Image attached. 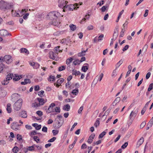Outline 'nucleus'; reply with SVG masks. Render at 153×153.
I'll list each match as a JSON object with an SVG mask.
<instances>
[{
  "instance_id": "nucleus-46",
  "label": "nucleus",
  "mask_w": 153,
  "mask_h": 153,
  "mask_svg": "<svg viewBox=\"0 0 153 153\" xmlns=\"http://www.w3.org/2000/svg\"><path fill=\"white\" fill-rule=\"evenodd\" d=\"M9 81L6 80V79H4L3 81L1 82V83L2 85H6L8 84L9 83Z\"/></svg>"
},
{
  "instance_id": "nucleus-54",
  "label": "nucleus",
  "mask_w": 153,
  "mask_h": 153,
  "mask_svg": "<svg viewBox=\"0 0 153 153\" xmlns=\"http://www.w3.org/2000/svg\"><path fill=\"white\" fill-rule=\"evenodd\" d=\"M38 138V137L36 136H35L33 137L34 140L35 141H36V142L37 143H39V141H40V139H38V138Z\"/></svg>"
},
{
  "instance_id": "nucleus-43",
  "label": "nucleus",
  "mask_w": 153,
  "mask_h": 153,
  "mask_svg": "<svg viewBox=\"0 0 153 153\" xmlns=\"http://www.w3.org/2000/svg\"><path fill=\"white\" fill-rule=\"evenodd\" d=\"M100 124V121L99 119H97L94 124V126L96 127H97L99 126Z\"/></svg>"
},
{
  "instance_id": "nucleus-1",
  "label": "nucleus",
  "mask_w": 153,
  "mask_h": 153,
  "mask_svg": "<svg viewBox=\"0 0 153 153\" xmlns=\"http://www.w3.org/2000/svg\"><path fill=\"white\" fill-rule=\"evenodd\" d=\"M60 16L59 13L57 11H53L50 12L48 13L47 16V19L52 20L51 24L55 26H56L58 24L56 21L58 18Z\"/></svg>"
},
{
  "instance_id": "nucleus-49",
  "label": "nucleus",
  "mask_w": 153,
  "mask_h": 153,
  "mask_svg": "<svg viewBox=\"0 0 153 153\" xmlns=\"http://www.w3.org/2000/svg\"><path fill=\"white\" fill-rule=\"evenodd\" d=\"M63 79L62 78H61L58 79L57 80V83H58V84H59V85H60L63 82Z\"/></svg>"
},
{
  "instance_id": "nucleus-28",
  "label": "nucleus",
  "mask_w": 153,
  "mask_h": 153,
  "mask_svg": "<svg viewBox=\"0 0 153 153\" xmlns=\"http://www.w3.org/2000/svg\"><path fill=\"white\" fill-rule=\"evenodd\" d=\"M11 104L10 103H8L7 105V110L8 113H10L11 112V109L10 108Z\"/></svg>"
},
{
  "instance_id": "nucleus-2",
  "label": "nucleus",
  "mask_w": 153,
  "mask_h": 153,
  "mask_svg": "<svg viewBox=\"0 0 153 153\" xmlns=\"http://www.w3.org/2000/svg\"><path fill=\"white\" fill-rule=\"evenodd\" d=\"M13 4L8 3L4 1H0V9L1 10H8L13 8Z\"/></svg>"
},
{
  "instance_id": "nucleus-50",
  "label": "nucleus",
  "mask_w": 153,
  "mask_h": 153,
  "mask_svg": "<svg viewBox=\"0 0 153 153\" xmlns=\"http://www.w3.org/2000/svg\"><path fill=\"white\" fill-rule=\"evenodd\" d=\"M153 83H151L149 85V88L148 89V91H150L153 88Z\"/></svg>"
},
{
  "instance_id": "nucleus-31",
  "label": "nucleus",
  "mask_w": 153,
  "mask_h": 153,
  "mask_svg": "<svg viewBox=\"0 0 153 153\" xmlns=\"http://www.w3.org/2000/svg\"><path fill=\"white\" fill-rule=\"evenodd\" d=\"M108 9V5H106L105 6H103L101 8V11L102 12H104L105 10H107Z\"/></svg>"
},
{
  "instance_id": "nucleus-52",
  "label": "nucleus",
  "mask_w": 153,
  "mask_h": 153,
  "mask_svg": "<svg viewBox=\"0 0 153 153\" xmlns=\"http://www.w3.org/2000/svg\"><path fill=\"white\" fill-rule=\"evenodd\" d=\"M44 93V91L43 90H41L38 93V95L40 97H42L43 96Z\"/></svg>"
},
{
  "instance_id": "nucleus-10",
  "label": "nucleus",
  "mask_w": 153,
  "mask_h": 153,
  "mask_svg": "<svg viewBox=\"0 0 153 153\" xmlns=\"http://www.w3.org/2000/svg\"><path fill=\"white\" fill-rule=\"evenodd\" d=\"M0 35L2 36H5L7 35L11 36V34L9 33L7 30L2 29L0 30Z\"/></svg>"
},
{
  "instance_id": "nucleus-41",
  "label": "nucleus",
  "mask_w": 153,
  "mask_h": 153,
  "mask_svg": "<svg viewBox=\"0 0 153 153\" xmlns=\"http://www.w3.org/2000/svg\"><path fill=\"white\" fill-rule=\"evenodd\" d=\"M73 60V59L71 57L68 58L66 60V64L68 65L72 62Z\"/></svg>"
},
{
  "instance_id": "nucleus-26",
  "label": "nucleus",
  "mask_w": 153,
  "mask_h": 153,
  "mask_svg": "<svg viewBox=\"0 0 153 153\" xmlns=\"http://www.w3.org/2000/svg\"><path fill=\"white\" fill-rule=\"evenodd\" d=\"M63 109L64 110L69 111L70 109V106L69 104H66L63 106Z\"/></svg>"
},
{
  "instance_id": "nucleus-22",
  "label": "nucleus",
  "mask_w": 153,
  "mask_h": 153,
  "mask_svg": "<svg viewBox=\"0 0 153 153\" xmlns=\"http://www.w3.org/2000/svg\"><path fill=\"white\" fill-rule=\"evenodd\" d=\"M13 76V74L11 73H9L7 76L6 78V80L9 81L11 80Z\"/></svg>"
},
{
  "instance_id": "nucleus-62",
  "label": "nucleus",
  "mask_w": 153,
  "mask_h": 153,
  "mask_svg": "<svg viewBox=\"0 0 153 153\" xmlns=\"http://www.w3.org/2000/svg\"><path fill=\"white\" fill-rule=\"evenodd\" d=\"M57 117L58 118L59 120L60 121L62 122V123L63 122V120H62V117L61 115H58Z\"/></svg>"
},
{
  "instance_id": "nucleus-64",
  "label": "nucleus",
  "mask_w": 153,
  "mask_h": 153,
  "mask_svg": "<svg viewBox=\"0 0 153 153\" xmlns=\"http://www.w3.org/2000/svg\"><path fill=\"white\" fill-rule=\"evenodd\" d=\"M36 113L39 116H41L43 115L42 112L40 111H36Z\"/></svg>"
},
{
  "instance_id": "nucleus-8",
  "label": "nucleus",
  "mask_w": 153,
  "mask_h": 153,
  "mask_svg": "<svg viewBox=\"0 0 153 153\" xmlns=\"http://www.w3.org/2000/svg\"><path fill=\"white\" fill-rule=\"evenodd\" d=\"M21 126L17 123L16 122H14L12 123L11 125V128L13 129L15 131H17L19 129V126Z\"/></svg>"
},
{
  "instance_id": "nucleus-13",
  "label": "nucleus",
  "mask_w": 153,
  "mask_h": 153,
  "mask_svg": "<svg viewBox=\"0 0 153 153\" xmlns=\"http://www.w3.org/2000/svg\"><path fill=\"white\" fill-rule=\"evenodd\" d=\"M63 123L62 121L57 120L56 123L54 125V126L55 128H59L62 126Z\"/></svg>"
},
{
  "instance_id": "nucleus-30",
  "label": "nucleus",
  "mask_w": 153,
  "mask_h": 153,
  "mask_svg": "<svg viewBox=\"0 0 153 153\" xmlns=\"http://www.w3.org/2000/svg\"><path fill=\"white\" fill-rule=\"evenodd\" d=\"M81 73L79 71H77L76 70H73L72 71V74L75 76L80 75Z\"/></svg>"
},
{
  "instance_id": "nucleus-57",
  "label": "nucleus",
  "mask_w": 153,
  "mask_h": 153,
  "mask_svg": "<svg viewBox=\"0 0 153 153\" xmlns=\"http://www.w3.org/2000/svg\"><path fill=\"white\" fill-rule=\"evenodd\" d=\"M128 145V142H125L121 146V148L123 149H124Z\"/></svg>"
},
{
  "instance_id": "nucleus-53",
  "label": "nucleus",
  "mask_w": 153,
  "mask_h": 153,
  "mask_svg": "<svg viewBox=\"0 0 153 153\" xmlns=\"http://www.w3.org/2000/svg\"><path fill=\"white\" fill-rule=\"evenodd\" d=\"M52 133L54 135H56L58 134L59 131L57 130H53L52 131Z\"/></svg>"
},
{
  "instance_id": "nucleus-44",
  "label": "nucleus",
  "mask_w": 153,
  "mask_h": 153,
  "mask_svg": "<svg viewBox=\"0 0 153 153\" xmlns=\"http://www.w3.org/2000/svg\"><path fill=\"white\" fill-rule=\"evenodd\" d=\"M106 132L105 131H103L102 133L100 134L99 136V138H101L105 135L106 134Z\"/></svg>"
},
{
  "instance_id": "nucleus-60",
  "label": "nucleus",
  "mask_w": 153,
  "mask_h": 153,
  "mask_svg": "<svg viewBox=\"0 0 153 153\" xmlns=\"http://www.w3.org/2000/svg\"><path fill=\"white\" fill-rule=\"evenodd\" d=\"M56 139V138L55 137H52L51 139L49 140L48 141V142H53Z\"/></svg>"
},
{
  "instance_id": "nucleus-5",
  "label": "nucleus",
  "mask_w": 153,
  "mask_h": 153,
  "mask_svg": "<svg viewBox=\"0 0 153 153\" xmlns=\"http://www.w3.org/2000/svg\"><path fill=\"white\" fill-rule=\"evenodd\" d=\"M55 105L54 103H52L48 109L47 108V106L45 107L44 108H45V109L46 110V113H49L51 112H54V109H53V108Z\"/></svg>"
},
{
  "instance_id": "nucleus-17",
  "label": "nucleus",
  "mask_w": 153,
  "mask_h": 153,
  "mask_svg": "<svg viewBox=\"0 0 153 153\" xmlns=\"http://www.w3.org/2000/svg\"><path fill=\"white\" fill-rule=\"evenodd\" d=\"M37 100L41 105H43L46 102V101L43 98H38Z\"/></svg>"
},
{
  "instance_id": "nucleus-7",
  "label": "nucleus",
  "mask_w": 153,
  "mask_h": 153,
  "mask_svg": "<svg viewBox=\"0 0 153 153\" xmlns=\"http://www.w3.org/2000/svg\"><path fill=\"white\" fill-rule=\"evenodd\" d=\"M3 60L7 64H10L12 61L11 56L9 55H6L4 58H2V60Z\"/></svg>"
},
{
  "instance_id": "nucleus-34",
  "label": "nucleus",
  "mask_w": 153,
  "mask_h": 153,
  "mask_svg": "<svg viewBox=\"0 0 153 153\" xmlns=\"http://www.w3.org/2000/svg\"><path fill=\"white\" fill-rule=\"evenodd\" d=\"M35 146V144H33L31 146L28 147L27 150L29 151H33L34 150Z\"/></svg>"
},
{
  "instance_id": "nucleus-27",
  "label": "nucleus",
  "mask_w": 153,
  "mask_h": 153,
  "mask_svg": "<svg viewBox=\"0 0 153 153\" xmlns=\"http://www.w3.org/2000/svg\"><path fill=\"white\" fill-rule=\"evenodd\" d=\"M88 48L85 51H82L81 52L79 53H78V56H84L85 55V53H86L88 51Z\"/></svg>"
},
{
  "instance_id": "nucleus-18",
  "label": "nucleus",
  "mask_w": 153,
  "mask_h": 153,
  "mask_svg": "<svg viewBox=\"0 0 153 153\" xmlns=\"http://www.w3.org/2000/svg\"><path fill=\"white\" fill-rule=\"evenodd\" d=\"M144 141V138L143 137H141L138 141L137 144V147H138L140 146L143 142Z\"/></svg>"
},
{
  "instance_id": "nucleus-58",
  "label": "nucleus",
  "mask_w": 153,
  "mask_h": 153,
  "mask_svg": "<svg viewBox=\"0 0 153 153\" xmlns=\"http://www.w3.org/2000/svg\"><path fill=\"white\" fill-rule=\"evenodd\" d=\"M146 124V122L144 121L140 125V128L141 129L143 128L145 126Z\"/></svg>"
},
{
  "instance_id": "nucleus-32",
  "label": "nucleus",
  "mask_w": 153,
  "mask_h": 153,
  "mask_svg": "<svg viewBox=\"0 0 153 153\" xmlns=\"http://www.w3.org/2000/svg\"><path fill=\"white\" fill-rule=\"evenodd\" d=\"M18 95V94L16 93L13 94L11 96V97H12L11 99L12 100L14 101L15 100L17 99V97Z\"/></svg>"
},
{
  "instance_id": "nucleus-56",
  "label": "nucleus",
  "mask_w": 153,
  "mask_h": 153,
  "mask_svg": "<svg viewBox=\"0 0 153 153\" xmlns=\"http://www.w3.org/2000/svg\"><path fill=\"white\" fill-rule=\"evenodd\" d=\"M116 70L117 69L115 68V69L113 71L112 74V76L113 77H115L117 75V73L116 71Z\"/></svg>"
},
{
  "instance_id": "nucleus-21",
  "label": "nucleus",
  "mask_w": 153,
  "mask_h": 153,
  "mask_svg": "<svg viewBox=\"0 0 153 153\" xmlns=\"http://www.w3.org/2000/svg\"><path fill=\"white\" fill-rule=\"evenodd\" d=\"M28 11V9H23L21 11H19V14L20 16H22L23 15H24L25 14V13L27 12Z\"/></svg>"
},
{
  "instance_id": "nucleus-61",
  "label": "nucleus",
  "mask_w": 153,
  "mask_h": 153,
  "mask_svg": "<svg viewBox=\"0 0 153 153\" xmlns=\"http://www.w3.org/2000/svg\"><path fill=\"white\" fill-rule=\"evenodd\" d=\"M125 31V30L123 29H122V30L121 31L120 33V37H123L124 34V32Z\"/></svg>"
},
{
  "instance_id": "nucleus-20",
  "label": "nucleus",
  "mask_w": 153,
  "mask_h": 153,
  "mask_svg": "<svg viewBox=\"0 0 153 153\" xmlns=\"http://www.w3.org/2000/svg\"><path fill=\"white\" fill-rule=\"evenodd\" d=\"M95 136V135L94 134H91L88 138V142L89 143H91L93 141V139L94 138Z\"/></svg>"
},
{
  "instance_id": "nucleus-24",
  "label": "nucleus",
  "mask_w": 153,
  "mask_h": 153,
  "mask_svg": "<svg viewBox=\"0 0 153 153\" xmlns=\"http://www.w3.org/2000/svg\"><path fill=\"white\" fill-rule=\"evenodd\" d=\"M12 14L13 16H19L20 14L19 12L14 11L13 9L11 10Z\"/></svg>"
},
{
  "instance_id": "nucleus-63",
  "label": "nucleus",
  "mask_w": 153,
  "mask_h": 153,
  "mask_svg": "<svg viewBox=\"0 0 153 153\" xmlns=\"http://www.w3.org/2000/svg\"><path fill=\"white\" fill-rule=\"evenodd\" d=\"M29 14V13H28L25 14L23 16V18L25 20L27 19Z\"/></svg>"
},
{
  "instance_id": "nucleus-48",
  "label": "nucleus",
  "mask_w": 153,
  "mask_h": 153,
  "mask_svg": "<svg viewBox=\"0 0 153 153\" xmlns=\"http://www.w3.org/2000/svg\"><path fill=\"white\" fill-rule=\"evenodd\" d=\"M153 120V119H151L149 122L148 123L147 126L150 127H151L152 126L153 123V121H152Z\"/></svg>"
},
{
  "instance_id": "nucleus-15",
  "label": "nucleus",
  "mask_w": 153,
  "mask_h": 153,
  "mask_svg": "<svg viewBox=\"0 0 153 153\" xmlns=\"http://www.w3.org/2000/svg\"><path fill=\"white\" fill-rule=\"evenodd\" d=\"M22 75H18L17 74H15V76H13V80L15 81H17L22 78Z\"/></svg>"
},
{
  "instance_id": "nucleus-39",
  "label": "nucleus",
  "mask_w": 153,
  "mask_h": 153,
  "mask_svg": "<svg viewBox=\"0 0 153 153\" xmlns=\"http://www.w3.org/2000/svg\"><path fill=\"white\" fill-rule=\"evenodd\" d=\"M55 77L54 76H50L49 78L48 79V80L49 81H54L55 80Z\"/></svg>"
},
{
  "instance_id": "nucleus-19",
  "label": "nucleus",
  "mask_w": 153,
  "mask_h": 153,
  "mask_svg": "<svg viewBox=\"0 0 153 153\" xmlns=\"http://www.w3.org/2000/svg\"><path fill=\"white\" fill-rule=\"evenodd\" d=\"M90 17V15L89 14L85 15L84 17L80 21V23H82L83 22H85L86 20H88L89 19Z\"/></svg>"
},
{
  "instance_id": "nucleus-37",
  "label": "nucleus",
  "mask_w": 153,
  "mask_h": 153,
  "mask_svg": "<svg viewBox=\"0 0 153 153\" xmlns=\"http://www.w3.org/2000/svg\"><path fill=\"white\" fill-rule=\"evenodd\" d=\"M66 66L62 65L59 67L58 68V71H62L65 69Z\"/></svg>"
},
{
  "instance_id": "nucleus-6",
  "label": "nucleus",
  "mask_w": 153,
  "mask_h": 153,
  "mask_svg": "<svg viewBox=\"0 0 153 153\" xmlns=\"http://www.w3.org/2000/svg\"><path fill=\"white\" fill-rule=\"evenodd\" d=\"M68 3V2L65 0H59L58 1V6L59 7L62 8L63 10Z\"/></svg>"
},
{
  "instance_id": "nucleus-55",
  "label": "nucleus",
  "mask_w": 153,
  "mask_h": 153,
  "mask_svg": "<svg viewBox=\"0 0 153 153\" xmlns=\"http://www.w3.org/2000/svg\"><path fill=\"white\" fill-rule=\"evenodd\" d=\"M17 139L18 140L20 141L22 139V136L21 135L19 134H17Z\"/></svg>"
},
{
  "instance_id": "nucleus-45",
  "label": "nucleus",
  "mask_w": 153,
  "mask_h": 153,
  "mask_svg": "<svg viewBox=\"0 0 153 153\" xmlns=\"http://www.w3.org/2000/svg\"><path fill=\"white\" fill-rule=\"evenodd\" d=\"M4 68L5 65L4 64L1 63L0 64V73L2 72Z\"/></svg>"
},
{
  "instance_id": "nucleus-36",
  "label": "nucleus",
  "mask_w": 153,
  "mask_h": 153,
  "mask_svg": "<svg viewBox=\"0 0 153 153\" xmlns=\"http://www.w3.org/2000/svg\"><path fill=\"white\" fill-rule=\"evenodd\" d=\"M59 48L60 46H59L56 47L55 48V52L57 54H58L59 52H62V51L59 49Z\"/></svg>"
},
{
  "instance_id": "nucleus-29",
  "label": "nucleus",
  "mask_w": 153,
  "mask_h": 153,
  "mask_svg": "<svg viewBox=\"0 0 153 153\" xmlns=\"http://www.w3.org/2000/svg\"><path fill=\"white\" fill-rule=\"evenodd\" d=\"M123 62V60L122 59H121L120 61L118 62L116 64V69H117L122 64Z\"/></svg>"
},
{
  "instance_id": "nucleus-42",
  "label": "nucleus",
  "mask_w": 153,
  "mask_h": 153,
  "mask_svg": "<svg viewBox=\"0 0 153 153\" xmlns=\"http://www.w3.org/2000/svg\"><path fill=\"white\" fill-rule=\"evenodd\" d=\"M39 64L37 63H33V68H34L37 69L39 67Z\"/></svg>"
},
{
  "instance_id": "nucleus-25",
  "label": "nucleus",
  "mask_w": 153,
  "mask_h": 153,
  "mask_svg": "<svg viewBox=\"0 0 153 153\" xmlns=\"http://www.w3.org/2000/svg\"><path fill=\"white\" fill-rule=\"evenodd\" d=\"M20 51L21 53H25L27 54H28L29 53L28 51L26 48H22L20 49Z\"/></svg>"
},
{
  "instance_id": "nucleus-3",
  "label": "nucleus",
  "mask_w": 153,
  "mask_h": 153,
  "mask_svg": "<svg viewBox=\"0 0 153 153\" xmlns=\"http://www.w3.org/2000/svg\"><path fill=\"white\" fill-rule=\"evenodd\" d=\"M79 5L78 4L76 3L74 4H70L69 5H66L65 7V8L63 10V11H65L66 10L72 11L74 9H75L78 8L79 7L78 6Z\"/></svg>"
},
{
  "instance_id": "nucleus-38",
  "label": "nucleus",
  "mask_w": 153,
  "mask_h": 153,
  "mask_svg": "<svg viewBox=\"0 0 153 153\" xmlns=\"http://www.w3.org/2000/svg\"><path fill=\"white\" fill-rule=\"evenodd\" d=\"M70 27L71 30L72 31L75 30L76 29V25L72 24L70 25Z\"/></svg>"
},
{
  "instance_id": "nucleus-35",
  "label": "nucleus",
  "mask_w": 153,
  "mask_h": 153,
  "mask_svg": "<svg viewBox=\"0 0 153 153\" xmlns=\"http://www.w3.org/2000/svg\"><path fill=\"white\" fill-rule=\"evenodd\" d=\"M60 111V107H56L54 110V112H55L57 114L59 113Z\"/></svg>"
},
{
  "instance_id": "nucleus-14",
  "label": "nucleus",
  "mask_w": 153,
  "mask_h": 153,
  "mask_svg": "<svg viewBox=\"0 0 153 153\" xmlns=\"http://www.w3.org/2000/svg\"><path fill=\"white\" fill-rule=\"evenodd\" d=\"M118 35V31L117 30H114L113 35V38L111 39V40L115 41Z\"/></svg>"
},
{
  "instance_id": "nucleus-9",
  "label": "nucleus",
  "mask_w": 153,
  "mask_h": 153,
  "mask_svg": "<svg viewBox=\"0 0 153 153\" xmlns=\"http://www.w3.org/2000/svg\"><path fill=\"white\" fill-rule=\"evenodd\" d=\"M138 112V110L136 109L135 111H132L130 113L129 118L130 119H134L136 116Z\"/></svg>"
},
{
  "instance_id": "nucleus-59",
  "label": "nucleus",
  "mask_w": 153,
  "mask_h": 153,
  "mask_svg": "<svg viewBox=\"0 0 153 153\" xmlns=\"http://www.w3.org/2000/svg\"><path fill=\"white\" fill-rule=\"evenodd\" d=\"M13 152H17L19 151V148L17 146H15L12 149Z\"/></svg>"
},
{
  "instance_id": "nucleus-33",
  "label": "nucleus",
  "mask_w": 153,
  "mask_h": 153,
  "mask_svg": "<svg viewBox=\"0 0 153 153\" xmlns=\"http://www.w3.org/2000/svg\"><path fill=\"white\" fill-rule=\"evenodd\" d=\"M78 92L79 90L78 89L76 88L75 89L73 90L72 91L71 93L72 94L76 95H77Z\"/></svg>"
},
{
  "instance_id": "nucleus-4",
  "label": "nucleus",
  "mask_w": 153,
  "mask_h": 153,
  "mask_svg": "<svg viewBox=\"0 0 153 153\" xmlns=\"http://www.w3.org/2000/svg\"><path fill=\"white\" fill-rule=\"evenodd\" d=\"M22 102V99H19L13 105V109L17 111H19L21 108Z\"/></svg>"
},
{
  "instance_id": "nucleus-40",
  "label": "nucleus",
  "mask_w": 153,
  "mask_h": 153,
  "mask_svg": "<svg viewBox=\"0 0 153 153\" xmlns=\"http://www.w3.org/2000/svg\"><path fill=\"white\" fill-rule=\"evenodd\" d=\"M41 105L39 103L35 102V103H33L32 104V106L34 107H38Z\"/></svg>"
},
{
  "instance_id": "nucleus-47",
  "label": "nucleus",
  "mask_w": 153,
  "mask_h": 153,
  "mask_svg": "<svg viewBox=\"0 0 153 153\" xmlns=\"http://www.w3.org/2000/svg\"><path fill=\"white\" fill-rule=\"evenodd\" d=\"M80 63L79 60L78 59H76L73 62V64L75 65H79Z\"/></svg>"
},
{
  "instance_id": "nucleus-16",
  "label": "nucleus",
  "mask_w": 153,
  "mask_h": 153,
  "mask_svg": "<svg viewBox=\"0 0 153 153\" xmlns=\"http://www.w3.org/2000/svg\"><path fill=\"white\" fill-rule=\"evenodd\" d=\"M84 66H82V70L84 72H86L88 69V63H85Z\"/></svg>"
},
{
  "instance_id": "nucleus-51",
  "label": "nucleus",
  "mask_w": 153,
  "mask_h": 153,
  "mask_svg": "<svg viewBox=\"0 0 153 153\" xmlns=\"http://www.w3.org/2000/svg\"><path fill=\"white\" fill-rule=\"evenodd\" d=\"M104 37V35L103 34H101L98 37V41L99 42H100L102 39V38Z\"/></svg>"
},
{
  "instance_id": "nucleus-11",
  "label": "nucleus",
  "mask_w": 153,
  "mask_h": 153,
  "mask_svg": "<svg viewBox=\"0 0 153 153\" xmlns=\"http://www.w3.org/2000/svg\"><path fill=\"white\" fill-rule=\"evenodd\" d=\"M49 57L50 58L53 59H55L56 58L57 55L58 54L56 53H54L53 51H50L49 52Z\"/></svg>"
},
{
  "instance_id": "nucleus-23",
  "label": "nucleus",
  "mask_w": 153,
  "mask_h": 153,
  "mask_svg": "<svg viewBox=\"0 0 153 153\" xmlns=\"http://www.w3.org/2000/svg\"><path fill=\"white\" fill-rule=\"evenodd\" d=\"M120 100V98L119 97H118L116 98L113 102V106H115L117 103H118Z\"/></svg>"
},
{
  "instance_id": "nucleus-12",
  "label": "nucleus",
  "mask_w": 153,
  "mask_h": 153,
  "mask_svg": "<svg viewBox=\"0 0 153 153\" xmlns=\"http://www.w3.org/2000/svg\"><path fill=\"white\" fill-rule=\"evenodd\" d=\"M19 115L23 118H26L27 117L26 111L24 110L19 113Z\"/></svg>"
}]
</instances>
